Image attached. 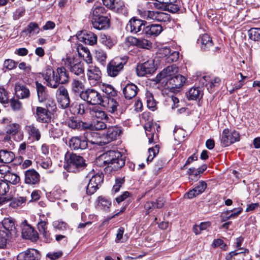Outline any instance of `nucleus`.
<instances>
[{"instance_id": "62", "label": "nucleus", "mask_w": 260, "mask_h": 260, "mask_svg": "<svg viewBox=\"0 0 260 260\" xmlns=\"http://www.w3.org/2000/svg\"><path fill=\"white\" fill-rule=\"evenodd\" d=\"M170 19V16L168 14L162 12H158L157 17L156 21L158 22H167L169 21Z\"/></svg>"}, {"instance_id": "35", "label": "nucleus", "mask_w": 260, "mask_h": 260, "mask_svg": "<svg viewBox=\"0 0 260 260\" xmlns=\"http://www.w3.org/2000/svg\"><path fill=\"white\" fill-rule=\"evenodd\" d=\"M203 95V91L200 87H193L190 89L187 93L189 100H196L201 99Z\"/></svg>"}, {"instance_id": "27", "label": "nucleus", "mask_w": 260, "mask_h": 260, "mask_svg": "<svg viewBox=\"0 0 260 260\" xmlns=\"http://www.w3.org/2000/svg\"><path fill=\"white\" fill-rule=\"evenodd\" d=\"M69 146L72 149H85L87 147V144L84 138L81 139L79 137H74L69 141Z\"/></svg>"}, {"instance_id": "1", "label": "nucleus", "mask_w": 260, "mask_h": 260, "mask_svg": "<svg viewBox=\"0 0 260 260\" xmlns=\"http://www.w3.org/2000/svg\"><path fill=\"white\" fill-rule=\"evenodd\" d=\"M42 77L45 80L46 85L51 88H56L59 86L56 91V98L58 104V107L62 109H65V68H58L57 69V73H55L52 68L47 67L46 69L41 74Z\"/></svg>"}, {"instance_id": "30", "label": "nucleus", "mask_w": 260, "mask_h": 260, "mask_svg": "<svg viewBox=\"0 0 260 260\" xmlns=\"http://www.w3.org/2000/svg\"><path fill=\"white\" fill-rule=\"evenodd\" d=\"M37 120L42 123H48L51 119L48 111L46 109L38 107L36 109Z\"/></svg>"}, {"instance_id": "53", "label": "nucleus", "mask_w": 260, "mask_h": 260, "mask_svg": "<svg viewBox=\"0 0 260 260\" xmlns=\"http://www.w3.org/2000/svg\"><path fill=\"white\" fill-rule=\"evenodd\" d=\"M63 252L61 250L57 251H50L46 254V257L50 260H56L63 255Z\"/></svg>"}, {"instance_id": "36", "label": "nucleus", "mask_w": 260, "mask_h": 260, "mask_svg": "<svg viewBox=\"0 0 260 260\" xmlns=\"http://www.w3.org/2000/svg\"><path fill=\"white\" fill-rule=\"evenodd\" d=\"M68 126L73 129H78L81 127L86 129L87 124L79 121L76 117L71 116L68 121Z\"/></svg>"}, {"instance_id": "2", "label": "nucleus", "mask_w": 260, "mask_h": 260, "mask_svg": "<svg viewBox=\"0 0 260 260\" xmlns=\"http://www.w3.org/2000/svg\"><path fill=\"white\" fill-rule=\"evenodd\" d=\"M99 161H102L101 165H108L117 170L124 166L125 157L118 151L109 150L101 156Z\"/></svg>"}, {"instance_id": "12", "label": "nucleus", "mask_w": 260, "mask_h": 260, "mask_svg": "<svg viewBox=\"0 0 260 260\" xmlns=\"http://www.w3.org/2000/svg\"><path fill=\"white\" fill-rule=\"evenodd\" d=\"M103 179L104 175L102 173H98L92 176L86 187V193L88 195L93 194L103 182Z\"/></svg>"}, {"instance_id": "56", "label": "nucleus", "mask_w": 260, "mask_h": 260, "mask_svg": "<svg viewBox=\"0 0 260 260\" xmlns=\"http://www.w3.org/2000/svg\"><path fill=\"white\" fill-rule=\"evenodd\" d=\"M10 106L14 111H20L22 107V103L17 99H12L10 101Z\"/></svg>"}, {"instance_id": "52", "label": "nucleus", "mask_w": 260, "mask_h": 260, "mask_svg": "<svg viewBox=\"0 0 260 260\" xmlns=\"http://www.w3.org/2000/svg\"><path fill=\"white\" fill-rule=\"evenodd\" d=\"M17 62L12 59H8L4 61L3 70L5 72L6 70H11L16 67Z\"/></svg>"}, {"instance_id": "25", "label": "nucleus", "mask_w": 260, "mask_h": 260, "mask_svg": "<svg viewBox=\"0 0 260 260\" xmlns=\"http://www.w3.org/2000/svg\"><path fill=\"white\" fill-rule=\"evenodd\" d=\"M17 260H39V253L37 250L29 249L20 252L17 256Z\"/></svg>"}, {"instance_id": "21", "label": "nucleus", "mask_w": 260, "mask_h": 260, "mask_svg": "<svg viewBox=\"0 0 260 260\" xmlns=\"http://www.w3.org/2000/svg\"><path fill=\"white\" fill-rule=\"evenodd\" d=\"M40 175L35 169H29L25 172V183L29 185L38 184Z\"/></svg>"}, {"instance_id": "32", "label": "nucleus", "mask_w": 260, "mask_h": 260, "mask_svg": "<svg viewBox=\"0 0 260 260\" xmlns=\"http://www.w3.org/2000/svg\"><path fill=\"white\" fill-rule=\"evenodd\" d=\"M25 129L28 134L29 137L37 141L40 140V131L36 126H35L34 124L26 125Z\"/></svg>"}, {"instance_id": "8", "label": "nucleus", "mask_w": 260, "mask_h": 260, "mask_svg": "<svg viewBox=\"0 0 260 260\" xmlns=\"http://www.w3.org/2000/svg\"><path fill=\"white\" fill-rule=\"evenodd\" d=\"M240 140V134L239 132L233 130L230 132L229 129H223L220 139L221 144L222 146L226 147L231 144L238 142Z\"/></svg>"}, {"instance_id": "43", "label": "nucleus", "mask_w": 260, "mask_h": 260, "mask_svg": "<svg viewBox=\"0 0 260 260\" xmlns=\"http://www.w3.org/2000/svg\"><path fill=\"white\" fill-rule=\"evenodd\" d=\"M5 180L13 184H16L20 181V177L16 174L11 172H7L5 175Z\"/></svg>"}, {"instance_id": "41", "label": "nucleus", "mask_w": 260, "mask_h": 260, "mask_svg": "<svg viewBox=\"0 0 260 260\" xmlns=\"http://www.w3.org/2000/svg\"><path fill=\"white\" fill-rule=\"evenodd\" d=\"M40 31V28L38 24L36 22H30L27 28L23 30V32H26L29 36L34 35L38 34Z\"/></svg>"}, {"instance_id": "61", "label": "nucleus", "mask_w": 260, "mask_h": 260, "mask_svg": "<svg viewBox=\"0 0 260 260\" xmlns=\"http://www.w3.org/2000/svg\"><path fill=\"white\" fill-rule=\"evenodd\" d=\"M25 201V198L23 197L14 198L12 199L10 205L13 208H16L17 206H20L22 203H24Z\"/></svg>"}, {"instance_id": "46", "label": "nucleus", "mask_w": 260, "mask_h": 260, "mask_svg": "<svg viewBox=\"0 0 260 260\" xmlns=\"http://www.w3.org/2000/svg\"><path fill=\"white\" fill-rule=\"evenodd\" d=\"M146 100L148 108L153 111L156 107V103L152 94L149 91H147L146 93Z\"/></svg>"}, {"instance_id": "60", "label": "nucleus", "mask_w": 260, "mask_h": 260, "mask_svg": "<svg viewBox=\"0 0 260 260\" xmlns=\"http://www.w3.org/2000/svg\"><path fill=\"white\" fill-rule=\"evenodd\" d=\"M9 190L8 183L5 180H0V195L3 196Z\"/></svg>"}, {"instance_id": "4", "label": "nucleus", "mask_w": 260, "mask_h": 260, "mask_svg": "<svg viewBox=\"0 0 260 260\" xmlns=\"http://www.w3.org/2000/svg\"><path fill=\"white\" fill-rule=\"evenodd\" d=\"M128 57H115L111 60L107 66V72L108 75L112 77L118 76L123 70L124 66L126 64Z\"/></svg>"}, {"instance_id": "13", "label": "nucleus", "mask_w": 260, "mask_h": 260, "mask_svg": "<svg viewBox=\"0 0 260 260\" xmlns=\"http://www.w3.org/2000/svg\"><path fill=\"white\" fill-rule=\"evenodd\" d=\"M156 70L153 60H149L137 66L136 71L140 77L144 76L147 74H152Z\"/></svg>"}, {"instance_id": "31", "label": "nucleus", "mask_w": 260, "mask_h": 260, "mask_svg": "<svg viewBox=\"0 0 260 260\" xmlns=\"http://www.w3.org/2000/svg\"><path fill=\"white\" fill-rule=\"evenodd\" d=\"M15 94L18 98L24 99L29 96L30 91L25 86L21 84H16Z\"/></svg>"}, {"instance_id": "5", "label": "nucleus", "mask_w": 260, "mask_h": 260, "mask_svg": "<svg viewBox=\"0 0 260 260\" xmlns=\"http://www.w3.org/2000/svg\"><path fill=\"white\" fill-rule=\"evenodd\" d=\"M66 171L69 172L77 173L83 169L86 164L83 158L75 154H70L69 157L66 154Z\"/></svg>"}, {"instance_id": "49", "label": "nucleus", "mask_w": 260, "mask_h": 260, "mask_svg": "<svg viewBox=\"0 0 260 260\" xmlns=\"http://www.w3.org/2000/svg\"><path fill=\"white\" fill-rule=\"evenodd\" d=\"M73 51V53L72 54L75 55V56H76V52H78L79 55L81 56L85 52L87 53V51H89V50L87 47L83 46L82 45L75 44Z\"/></svg>"}, {"instance_id": "16", "label": "nucleus", "mask_w": 260, "mask_h": 260, "mask_svg": "<svg viewBox=\"0 0 260 260\" xmlns=\"http://www.w3.org/2000/svg\"><path fill=\"white\" fill-rule=\"evenodd\" d=\"M84 140L86 142H89L92 144H96L99 146L105 145L103 135L101 136L99 133L92 132L91 130L87 131L84 133Z\"/></svg>"}, {"instance_id": "15", "label": "nucleus", "mask_w": 260, "mask_h": 260, "mask_svg": "<svg viewBox=\"0 0 260 260\" xmlns=\"http://www.w3.org/2000/svg\"><path fill=\"white\" fill-rule=\"evenodd\" d=\"M101 72L99 68L94 66H89L87 71V76L91 86L96 85L101 79Z\"/></svg>"}, {"instance_id": "20", "label": "nucleus", "mask_w": 260, "mask_h": 260, "mask_svg": "<svg viewBox=\"0 0 260 260\" xmlns=\"http://www.w3.org/2000/svg\"><path fill=\"white\" fill-rule=\"evenodd\" d=\"M100 105L104 107L110 113L113 114L117 111L119 107L118 103L113 98L104 96Z\"/></svg>"}, {"instance_id": "38", "label": "nucleus", "mask_w": 260, "mask_h": 260, "mask_svg": "<svg viewBox=\"0 0 260 260\" xmlns=\"http://www.w3.org/2000/svg\"><path fill=\"white\" fill-rule=\"evenodd\" d=\"M207 169V166L206 165H202L201 167L196 169L194 168H190L188 169L187 173L188 175L191 177L190 178L191 180L198 179V176L203 174V172Z\"/></svg>"}, {"instance_id": "42", "label": "nucleus", "mask_w": 260, "mask_h": 260, "mask_svg": "<svg viewBox=\"0 0 260 260\" xmlns=\"http://www.w3.org/2000/svg\"><path fill=\"white\" fill-rule=\"evenodd\" d=\"M95 58L103 66L106 64V59L107 58L106 52L100 49L95 50Z\"/></svg>"}, {"instance_id": "7", "label": "nucleus", "mask_w": 260, "mask_h": 260, "mask_svg": "<svg viewBox=\"0 0 260 260\" xmlns=\"http://www.w3.org/2000/svg\"><path fill=\"white\" fill-rule=\"evenodd\" d=\"M178 73V68L175 65H171L164 69L156 77V82L157 83L164 84L175 76Z\"/></svg>"}, {"instance_id": "44", "label": "nucleus", "mask_w": 260, "mask_h": 260, "mask_svg": "<svg viewBox=\"0 0 260 260\" xmlns=\"http://www.w3.org/2000/svg\"><path fill=\"white\" fill-rule=\"evenodd\" d=\"M248 37L251 40L258 41L260 40V28L253 27L248 31Z\"/></svg>"}, {"instance_id": "6", "label": "nucleus", "mask_w": 260, "mask_h": 260, "mask_svg": "<svg viewBox=\"0 0 260 260\" xmlns=\"http://www.w3.org/2000/svg\"><path fill=\"white\" fill-rule=\"evenodd\" d=\"M80 96L83 101L92 105H100L104 98L100 92L92 88L80 92Z\"/></svg>"}, {"instance_id": "51", "label": "nucleus", "mask_w": 260, "mask_h": 260, "mask_svg": "<svg viewBox=\"0 0 260 260\" xmlns=\"http://www.w3.org/2000/svg\"><path fill=\"white\" fill-rule=\"evenodd\" d=\"M20 129V125L17 123H12L8 125L6 134L11 135H15Z\"/></svg>"}, {"instance_id": "33", "label": "nucleus", "mask_w": 260, "mask_h": 260, "mask_svg": "<svg viewBox=\"0 0 260 260\" xmlns=\"http://www.w3.org/2000/svg\"><path fill=\"white\" fill-rule=\"evenodd\" d=\"M198 41L201 45V49L204 51L208 50L213 44L211 38L206 34L201 36Z\"/></svg>"}, {"instance_id": "9", "label": "nucleus", "mask_w": 260, "mask_h": 260, "mask_svg": "<svg viewBox=\"0 0 260 260\" xmlns=\"http://www.w3.org/2000/svg\"><path fill=\"white\" fill-rule=\"evenodd\" d=\"M147 24L145 21L133 18L131 19L126 26V29L127 31L134 34L143 35L145 25Z\"/></svg>"}, {"instance_id": "50", "label": "nucleus", "mask_w": 260, "mask_h": 260, "mask_svg": "<svg viewBox=\"0 0 260 260\" xmlns=\"http://www.w3.org/2000/svg\"><path fill=\"white\" fill-rule=\"evenodd\" d=\"M159 146L158 145H156L154 147L150 148L148 149L149 155L147 158V161H151L154 157L159 152Z\"/></svg>"}, {"instance_id": "29", "label": "nucleus", "mask_w": 260, "mask_h": 260, "mask_svg": "<svg viewBox=\"0 0 260 260\" xmlns=\"http://www.w3.org/2000/svg\"><path fill=\"white\" fill-rule=\"evenodd\" d=\"M111 206V202L105 197H99L95 202V207L98 210L108 212Z\"/></svg>"}, {"instance_id": "14", "label": "nucleus", "mask_w": 260, "mask_h": 260, "mask_svg": "<svg viewBox=\"0 0 260 260\" xmlns=\"http://www.w3.org/2000/svg\"><path fill=\"white\" fill-rule=\"evenodd\" d=\"M122 127L118 126H111L108 128L105 135H103L105 145L115 140L122 133Z\"/></svg>"}, {"instance_id": "45", "label": "nucleus", "mask_w": 260, "mask_h": 260, "mask_svg": "<svg viewBox=\"0 0 260 260\" xmlns=\"http://www.w3.org/2000/svg\"><path fill=\"white\" fill-rule=\"evenodd\" d=\"M102 91L105 92L108 96H115L117 95V91L114 87L109 84H103L101 87Z\"/></svg>"}, {"instance_id": "26", "label": "nucleus", "mask_w": 260, "mask_h": 260, "mask_svg": "<svg viewBox=\"0 0 260 260\" xmlns=\"http://www.w3.org/2000/svg\"><path fill=\"white\" fill-rule=\"evenodd\" d=\"M143 35L148 36H157L162 31V27L161 25L157 24H153L149 25H145Z\"/></svg>"}, {"instance_id": "58", "label": "nucleus", "mask_w": 260, "mask_h": 260, "mask_svg": "<svg viewBox=\"0 0 260 260\" xmlns=\"http://www.w3.org/2000/svg\"><path fill=\"white\" fill-rule=\"evenodd\" d=\"M9 102L8 92L3 87H0V102L3 104Z\"/></svg>"}, {"instance_id": "64", "label": "nucleus", "mask_w": 260, "mask_h": 260, "mask_svg": "<svg viewBox=\"0 0 260 260\" xmlns=\"http://www.w3.org/2000/svg\"><path fill=\"white\" fill-rule=\"evenodd\" d=\"M171 13H176L179 10V7L175 3L168 4L165 8H163Z\"/></svg>"}, {"instance_id": "3", "label": "nucleus", "mask_w": 260, "mask_h": 260, "mask_svg": "<svg viewBox=\"0 0 260 260\" xmlns=\"http://www.w3.org/2000/svg\"><path fill=\"white\" fill-rule=\"evenodd\" d=\"M71 74L84 77V68L83 63L80 61L75 55L67 54L66 55V71Z\"/></svg>"}, {"instance_id": "59", "label": "nucleus", "mask_w": 260, "mask_h": 260, "mask_svg": "<svg viewBox=\"0 0 260 260\" xmlns=\"http://www.w3.org/2000/svg\"><path fill=\"white\" fill-rule=\"evenodd\" d=\"M185 132L183 129L180 128L175 127L174 130V139L178 141H180L184 137Z\"/></svg>"}, {"instance_id": "18", "label": "nucleus", "mask_w": 260, "mask_h": 260, "mask_svg": "<svg viewBox=\"0 0 260 260\" xmlns=\"http://www.w3.org/2000/svg\"><path fill=\"white\" fill-rule=\"evenodd\" d=\"M0 230H2L10 237L16 234L14 221L13 219L5 218L2 223H0Z\"/></svg>"}, {"instance_id": "28", "label": "nucleus", "mask_w": 260, "mask_h": 260, "mask_svg": "<svg viewBox=\"0 0 260 260\" xmlns=\"http://www.w3.org/2000/svg\"><path fill=\"white\" fill-rule=\"evenodd\" d=\"M138 88L134 83H128L122 90V92L125 99L130 100L135 97L137 94Z\"/></svg>"}, {"instance_id": "37", "label": "nucleus", "mask_w": 260, "mask_h": 260, "mask_svg": "<svg viewBox=\"0 0 260 260\" xmlns=\"http://www.w3.org/2000/svg\"><path fill=\"white\" fill-rule=\"evenodd\" d=\"M15 158V154L13 152L7 150H1L0 151V161L5 164L11 162Z\"/></svg>"}, {"instance_id": "57", "label": "nucleus", "mask_w": 260, "mask_h": 260, "mask_svg": "<svg viewBox=\"0 0 260 260\" xmlns=\"http://www.w3.org/2000/svg\"><path fill=\"white\" fill-rule=\"evenodd\" d=\"M124 180L123 178H117L115 180V184L113 186L112 190V193H117L120 189V187L123 184Z\"/></svg>"}, {"instance_id": "22", "label": "nucleus", "mask_w": 260, "mask_h": 260, "mask_svg": "<svg viewBox=\"0 0 260 260\" xmlns=\"http://www.w3.org/2000/svg\"><path fill=\"white\" fill-rule=\"evenodd\" d=\"M126 40L131 45H135L139 48L149 49L152 47L151 42L147 39L128 37L126 38Z\"/></svg>"}, {"instance_id": "23", "label": "nucleus", "mask_w": 260, "mask_h": 260, "mask_svg": "<svg viewBox=\"0 0 260 260\" xmlns=\"http://www.w3.org/2000/svg\"><path fill=\"white\" fill-rule=\"evenodd\" d=\"M72 39L73 40H77L78 39L85 44L89 45L95 44L98 40L97 36L90 31L84 33L82 36H79V37L73 36Z\"/></svg>"}, {"instance_id": "48", "label": "nucleus", "mask_w": 260, "mask_h": 260, "mask_svg": "<svg viewBox=\"0 0 260 260\" xmlns=\"http://www.w3.org/2000/svg\"><path fill=\"white\" fill-rule=\"evenodd\" d=\"M158 12L157 11H145L142 13V16L147 19L156 21Z\"/></svg>"}, {"instance_id": "40", "label": "nucleus", "mask_w": 260, "mask_h": 260, "mask_svg": "<svg viewBox=\"0 0 260 260\" xmlns=\"http://www.w3.org/2000/svg\"><path fill=\"white\" fill-rule=\"evenodd\" d=\"M106 10L105 8L101 6H94L92 8L91 12L89 15V17H94L97 16V17L103 16L102 15L105 14Z\"/></svg>"}, {"instance_id": "17", "label": "nucleus", "mask_w": 260, "mask_h": 260, "mask_svg": "<svg viewBox=\"0 0 260 260\" xmlns=\"http://www.w3.org/2000/svg\"><path fill=\"white\" fill-rule=\"evenodd\" d=\"M93 27L99 30L105 29L110 26V20L107 16L89 17Z\"/></svg>"}, {"instance_id": "63", "label": "nucleus", "mask_w": 260, "mask_h": 260, "mask_svg": "<svg viewBox=\"0 0 260 260\" xmlns=\"http://www.w3.org/2000/svg\"><path fill=\"white\" fill-rule=\"evenodd\" d=\"M38 229L43 236H47V222L41 220L38 224Z\"/></svg>"}, {"instance_id": "39", "label": "nucleus", "mask_w": 260, "mask_h": 260, "mask_svg": "<svg viewBox=\"0 0 260 260\" xmlns=\"http://www.w3.org/2000/svg\"><path fill=\"white\" fill-rule=\"evenodd\" d=\"M87 127L86 129L89 130H102L107 128V125L102 120H93L90 124L87 125Z\"/></svg>"}, {"instance_id": "10", "label": "nucleus", "mask_w": 260, "mask_h": 260, "mask_svg": "<svg viewBox=\"0 0 260 260\" xmlns=\"http://www.w3.org/2000/svg\"><path fill=\"white\" fill-rule=\"evenodd\" d=\"M66 114L69 115V111L71 114L75 115L78 114L82 115L86 113V108L84 105L79 104L77 102H73L70 99L68 93L66 91Z\"/></svg>"}, {"instance_id": "47", "label": "nucleus", "mask_w": 260, "mask_h": 260, "mask_svg": "<svg viewBox=\"0 0 260 260\" xmlns=\"http://www.w3.org/2000/svg\"><path fill=\"white\" fill-rule=\"evenodd\" d=\"M72 89L75 92L79 93L80 91L84 88L83 83L77 79H74L71 84Z\"/></svg>"}, {"instance_id": "11", "label": "nucleus", "mask_w": 260, "mask_h": 260, "mask_svg": "<svg viewBox=\"0 0 260 260\" xmlns=\"http://www.w3.org/2000/svg\"><path fill=\"white\" fill-rule=\"evenodd\" d=\"M185 81L184 77L180 74H176L162 85L165 88L170 89L173 92H175L179 91Z\"/></svg>"}, {"instance_id": "54", "label": "nucleus", "mask_w": 260, "mask_h": 260, "mask_svg": "<svg viewBox=\"0 0 260 260\" xmlns=\"http://www.w3.org/2000/svg\"><path fill=\"white\" fill-rule=\"evenodd\" d=\"M100 41L103 44L109 49L111 48L114 44L111 38L105 34L101 35Z\"/></svg>"}, {"instance_id": "34", "label": "nucleus", "mask_w": 260, "mask_h": 260, "mask_svg": "<svg viewBox=\"0 0 260 260\" xmlns=\"http://www.w3.org/2000/svg\"><path fill=\"white\" fill-rule=\"evenodd\" d=\"M38 100L40 102H43L48 98V94L47 93L46 88L38 81L35 82Z\"/></svg>"}, {"instance_id": "24", "label": "nucleus", "mask_w": 260, "mask_h": 260, "mask_svg": "<svg viewBox=\"0 0 260 260\" xmlns=\"http://www.w3.org/2000/svg\"><path fill=\"white\" fill-rule=\"evenodd\" d=\"M86 113H89L92 117H96L99 119L107 120L108 119L106 113L98 106L86 108Z\"/></svg>"}, {"instance_id": "55", "label": "nucleus", "mask_w": 260, "mask_h": 260, "mask_svg": "<svg viewBox=\"0 0 260 260\" xmlns=\"http://www.w3.org/2000/svg\"><path fill=\"white\" fill-rule=\"evenodd\" d=\"M11 237L2 230H0V248H4L6 246L7 240Z\"/></svg>"}, {"instance_id": "19", "label": "nucleus", "mask_w": 260, "mask_h": 260, "mask_svg": "<svg viewBox=\"0 0 260 260\" xmlns=\"http://www.w3.org/2000/svg\"><path fill=\"white\" fill-rule=\"evenodd\" d=\"M22 237L24 239L36 240L38 238L37 231L25 220L22 222Z\"/></svg>"}]
</instances>
